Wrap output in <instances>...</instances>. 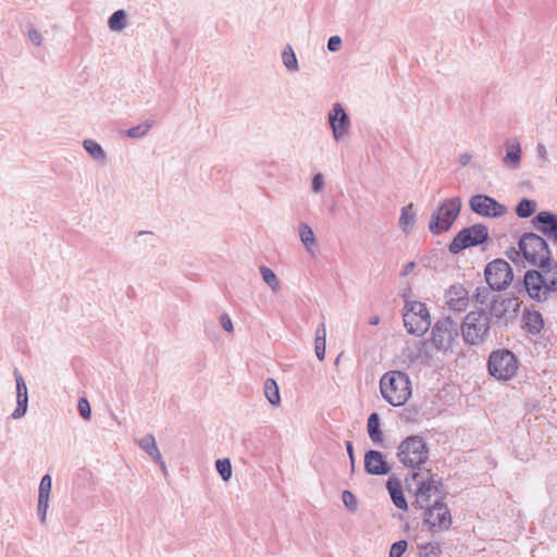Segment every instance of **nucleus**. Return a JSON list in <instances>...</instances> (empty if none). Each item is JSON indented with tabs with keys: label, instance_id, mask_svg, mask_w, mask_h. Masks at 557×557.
<instances>
[{
	"label": "nucleus",
	"instance_id": "1",
	"mask_svg": "<svg viewBox=\"0 0 557 557\" xmlns=\"http://www.w3.org/2000/svg\"><path fill=\"white\" fill-rule=\"evenodd\" d=\"M541 270H528L523 284L529 297L535 301H546L552 293L557 292V263L549 258Z\"/></svg>",
	"mask_w": 557,
	"mask_h": 557
},
{
	"label": "nucleus",
	"instance_id": "2",
	"mask_svg": "<svg viewBox=\"0 0 557 557\" xmlns=\"http://www.w3.org/2000/svg\"><path fill=\"white\" fill-rule=\"evenodd\" d=\"M382 397L392 406L398 407L406 404L411 396V382L407 373L401 371H388L380 381Z\"/></svg>",
	"mask_w": 557,
	"mask_h": 557
},
{
	"label": "nucleus",
	"instance_id": "3",
	"mask_svg": "<svg viewBox=\"0 0 557 557\" xmlns=\"http://www.w3.org/2000/svg\"><path fill=\"white\" fill-rule=\"evenodd\" d=\"M493 324L483 308H476L465 317L460 331L465 342L476 346L485 343L491 337Z\"/></svg>",
	"mask_w": 557,
	"mask_h": 557
},
{
	"label": "nucleus",
	"instance_id": "4",
	"mask_svg": "<svg viewBox=\"0 0 557 557\" xmlns=\"http://www.w3.org/2000/svg\"><path fill=\"white\" fill-rule=\"evenodd\" d=\"M520 252L531 265H544L550 258L547 243L543 237L534 233L523 234L519 240V250L512 248L510 251H507V256L516 262Z\"/></svg>",
	"mask_w": 557,
	"mask_h": 557
},
{
	"label": "nucleus",
	"instance_id": "5",
	"mask_svg": "<svg viewBox=\"0 0 557 557\" xmlns=\"http://www.w3.org/2000/svg\"><path fill=\"white\" fill-rule=\"evenodd\" d=\"M397 457L405 467L421 470L429 459V448L422 437L411 435L399 444Z\"/></svg>",
	"mask_w": 557,
	"mask_h": 557
},
{
	"label": "nucleus",
	"instance_id": "6",
	"mask_svg": "<svg viewBox=\"0 0 557 557\" xmlns=\"http://www.w3.org/2000/svg\"><path fill=\"white\" fill-rule=\"evenodd\" d=\"M403 320L407 332L416 336L424 335L431 325L426 306L416 300L405 302Z\"/></svg>",
	"mask_w": 557,
	"mask_h": 557
},
{
	"label": "nucleus",
	"instance_id": "7",
	"mask_svg": "<svg viewBox=\"0 0 557 557\" xmlns=\"http://www.w3.org/2000/svg\"><path fill=\"white\" fill-rule=\"evenodd\" d=\"M461 209V199L453 197L444 200L431 215L429 228L434 235L444 233L450 228Z\"/></svg>",
	"mask_w": 557,
	"mask_h": 557
},
{
	"label": "nucleus",
	"instance_id": "8",
	"mask_svg": "<svg viewBox=\"0 0 557 557\" xmlns=\"http://www.w3.org/2000/svg\"><path fill=\"white\" fill-rule=\"evenodd\" d=\"M487 369L492 376L497 380H510L518 370V360L508 349H498L490 355Z\"/></svg>",
	"mask_w": 557,
	"mask_h": 557
},
{
	"label": "nucleus",
	"instance_id": "9",
	"mask_svg": "<svg viewBox=\"0 0 557 557\" xmlns=\"http://www.w3.org/2000/svg\"><path fill=\"white\" fill-rule=\"evenodd\" d=\"M519 308L520 304L518 298L498 296L492 299L487 314L493 325H507L509 320L516 318Z\"/></svg>",
	"mask_w": 557,
	"mask_h": 557
},
{
	"label": "nucleus",
	"instance_id": "10",
	"mask_svg": "<svg viewBox=\"0 0 557 557\" xmlns=\"http://www.w3.org/2000/svg\"><path fill=\"white\" fill-rule=\"evenodd\" d=\"M488 238V230L484 224H474L461 230L449 245L451 253H458L461 250L483 244Z\"/></svg>",
	"mask_w": 557,
	"mask_h": 557
},
{
	"label": "nucleus",
	"instance_id": "11",
	"mask_svg": "<svg viewBox=\"0 0 557 557\" xmlns=\"http://www.w3.org/2000/svg\"><path fill=\"white\" fill-rule=\"evenodd\" d=\"M485 280L493 290L506 289L513 280L511 267L504 259H495L485 267Z\"/></svg>",
	"mask_w": 557,
	"mask_h": 557
},
{
	"label": "nucleus",
	"instance_id": "12",
	"mask_svg": "<svg viewBox=\"0 0 557 557\" xmlns=\"http://www.w3.org/2000/svg\"><path fill=\"white\" fill-rule=\"evenodd\" d=\"M424 523L432 532L447 531L451 527V515L446 504L435 500L424 507Z\"/></svg>",
	"mask_w": 557,
	"mask_h": 557
},
{
	"label": "nucleus",
	"instance_id": "13",
	"mask_svg": "<svg viewBox=\"0 0 557 557\" xmlns=\"http://www.w3.org/2000/svg\"><path fill=\"white\" fill-rule=\"evenodd\" d=\"M459 329L450 318L437 320L432 329V343L435 348L443 351L448 350L457 337Z\"/></svg>",
	"mask_w": 557,
	"mask_h": 557
},
{
	"label": "nucleus",
	"instance_id": "14",
	"mask_svg": "<svg viewBox=\"0 0 557 557\" xmlns=\"http://www.w3.org/2000/svg\"><path fill=\"white\" fill-rule=\"evenodd\" d=\"M471 210L482 216L498 218L507 212V208L486 195H474L469 200Z\"/></svg>",
	"mask_w": 557,
	"mask_h": 557
},
{
	"label": "nucleus",
	"instance_id": "15",
	"mask_svg": "<svg viewBox=\"0 0 557 557\" xmlns=\"http://www.w3.org/2000/svg\"><path fill=\"white\" fill-rule=\"evenodd\" d=\"M329 121L336 140H342L348 136L349 117L341 103H335L329 114Z\"/></svg>",
	"mask_w": 557,
	"mask_h": 557
},
{
	"label": "nucleus",
	"instance_id": "16",
	"mask_svg": "<svg viewBox=\"0 0 557 557\" xmlns=\"http://www.w3.org/2000/svg\"><path fill=\"white\" fill-rule=\"evenodd\" d=\"M469 293L467 288L460 284L451 285L445 294V302L448 308L456 312H463L469 306Z\"/></svg>",
	"mask_w": 557,
	"mask_h": 557
},
{
	"label": "nucleus",
	"instance_id": "17",
	"mask_svg": "<svg viewBox=\"0 0 557 557\" xmlns=\"http://www.w3.org/2000/svg\"><path fill=\"white\" fill-rule=\"evenodd\" d=\"M443 484L441 481H436L433 475H430L426 480L418 484L416 492V502L420 507L429 506V502L432 495H443Z\"/></svg>",
	"mask_w": 557,
	"mask_h": 557
},
{
	"label": "nucleus",
	"instance_id": "18",
	"mask_svg": "<svg viewBox=\"0 0 557 557\" xmlns=\"http://www.w3.org/2000/svg\"><path fill=\"white\" fill-rule=\"evenodd\" d=\"M364 470L373 475H386L391 472V467L384 460L381 451L369 450L364 455Z\"/></svg>",
	"mask_w": 557,
	"mask_h": 557
},
{
	"label": "nucleus",
	"instance_id": "19",
	"mask_svg": "<svg viewBox=\"0 0 557 557\" xmlns=\"http://www.w3.org/2000/svg\"><path fill=\"white\" fill-rule=\"evenodd\" d=\"M14 377L16 382V408L11 417L13 419H20L27 411L28 394L25 381L17 369L14 370Z\"/></svg>",
	"mask_w": 557,
	"mask_h": 557
},
{
	"label": "nucleus",
	"instance_id": "20",
	"mask_svg": "<svg viewBox=\"0 0 557 557\" xmlns=\"http://www.w3.org/2000/svg\"><path fill=\"white\" fill-rule=\"evenodd\" d=\"M534 223L541 224V226H536L539 231L553 240H557V214L548 211H541L535 216Z\"/></svg>",
	"mask_w": 557,
	"mask_h": 557
},
{
	"label": "nucleus",
	"instance_id": "21",
	"mask_svg": "<svg viewBox=\"0 0 557 557\" xmlns=\"http://www.w3.org/2000/svg\"><path fill=\"white\" fill-rule=\"evenodd\" d=\"M506 156L503 159L505 166L518 169L521 162V146L518 139L511 138L505 141Z\"/></svg>",
	"mask_w": 557,
	"mask_h": 557
},
{
	"label": "nucleus",
	"instance_id": "22",
	"mask_svg": "<svg viewBox=\"0 0 557 557\" xmlns=\"http://www.w3.org/2000/svg\"><path fill=\"white\" fill-rule=\"evenodd\" d=\"M386 487L391 495L394 505L401 510H407L408 505L403 493L401 483L397 479H389L386 483Z\"/></svg>",
	"mask_w": 557,
	"mask_h": 557
},
{
	"label": "nucleus",
	"instance_id": "23",
	"mask_svg": "<svg viewBox=\"0 0 557 557\" xmlns=\"http://www.w3.org/2000/svg\"><path fill=\"white\" fill-rule=\"evenodd\" d=\"M524 329L531 334H539L544 327V320L539 311H524Z\"/></svg>",
	"mask_w": 557,
	"mask_h": 557
},
{
	"label": "nucleus",
	"instance_id": "24",
	"mask_svg": "<svg viewBox=\"0 0 557 557\" xmlns=\"http://www.w3.org/2000/svg\"><path fill=\"white\" fill-rule=\"evenodd\" d=\"M416 223V213L413 211L412 203L407 205L401 208V213L399 218V226L404 233H409Z\"/></svg>",
	"mask_w": 557,
	"mask_h": 557
},
{
	"label": "nucleus",
	"instance_id": "25",
	"mask_svg": "<svg viewBox=\"0 0 557 557\" xmlns=\"http://www.w3.org/2000/svg\"><path fill=\"white\" fill-rule=\"evenodd\" d=\"M299 237L308 251H312L317 247V239L312 228L307 223H300Z\"/></svg>",
	"mask_w": 557,
	"mask_h": 557
},
{
	"label": "nucleus",
	"instance_id": "26",
	"mask_svg": "<svg viewBox=\"0 0 557 557\" xmlns=\"http://www.w3.org/2000/svg\"><path fill=\"white\" fill-rule=\"evenodd\" d=\"M368 433L373 443H382L383 434L380 430V417L376 412H373L368 418Z\"/></svg>",
	"mask_w": 557,
	"mask_h": 557
},
{
	"label": "nucleus",
	"instance_id": "27",
	"mask_svg": "<svg viewBox=\"0 0 557 557\" xmlns=\"http://www.w3.org/2000/svg\"><path fill=\"white\" fill-rule=\"evenodd\" d=\"M263 389L269 403L273 406H278L281 403V396L275 380L271 377L267 379L264 382Z\"/></svg>",
	"mask_w": 557,
	"mask_h": 557
},
{
	"label": "nucleus",
	"instance_id": "28",
	"mask_svg": "<svg viewBox=\"0 0 557 557\" xmlns=\"http://www.w3.org/2000/svg\"><path fill=\"white\" fill-rule=\"evenodd\" d=\"M139 447L147 453L153 460H160V451L156 444L153 435L148 434L138 441Z\"/></svg>",
	"mask_w": 557,
	"mask_h": 557
},
{
	"label": "nucleus",
	"instance_id": "29",
	"mask_svg": "<svg viewBox=\"0 0 557 557\" xmlns=\"http://www.w3.org/2000/svg\"><path fill=\"white\" fill-rule=\"evenodd\" d=\"M111 30L121 32L126 26V13L124 10L115 11L108 21Z\"/></svg>",
	"mask_w": 557,
	"mask_h": 557
},
{
	"label": "nucleus",
	"instance_id": "30",
	"mask_svg": "<svg viewBox=\"0 0 557 557\" xmlns=\"http://www.w3.org/2000/svg\"><path fill=\"white\" fill-rule=\"evenodd\" d=\"M536 210V202L531 199L523 198L516 208V213L519 218H529Z\"/></svg>",
	"mask_w": 557,
	"mask_h": 557
},
{
	"label": "nucleus",
	"instance_id": "31",
	"mask_svg": "<svg viewBox=\"0 0 557 557\" xmlns=\"http://www.w3.org/2000/svg\"><path fill=\"white\" fill-rule=\"evenodd\" d=\"M84 148L86 149V151L96 160H104L106 158V152L104 150L101 148V146L92 140V139H86L84 140Z\"/></svg>",
	"mask_w": 557,
	"mask_h": 557
},
{
	"label": "nucleus",
	"instance_id": "32",
	"mask_svg": "<svg viewBox=\"0 0 557 557\" xmlns=\"http://www.w3.org/2000/svg\"><path fill=\"white\" fill-rule=\"evenodd\" d=\"M260 273L262 275L263 281L274 290L276 292L280 288V282L275 273L268 267H261Z\"/></svg>",
	"mask_w": 557,
	"mask_h": 557
},
{
	"label": "nucleus",
	"instance_id": "33",
	"mask_svg": "<svg viewBox=\"0 0 557 557\" xmlns=\"http://www.w3.org/2000/svg\"><path fill=\"white\" fill-rule=\"evenodd\" d=\"M441 554L440 543H428L419 547V557H440Z\"/></svg>",
	"mask_w": 557,
	"mask_h": 557
},
{
	"label": "nucleus",
	"instance_id": "34",
	"mask_svg": "<svg viewBox=\"0 0 557 557\" xmlns=\"http://www.w3.org/2000/svg\"><path fill=\"white\" fill-rule=\"evenodd\" d=\"M52 486V479L49 474L41 478L38 491V499L49 500Z\"/></svg>",
	"mask_w": 557,
	"mask_h": 557
},
{
	"label": "nucleus",
	"instance_id": "35",
	"mask_svg": "<svg viewBox=\"0 0 557 557\" xmlns=\"http://www.w3.org/2000/svg\"><path fill=\"white\" fill-rule=\"evenodd\" d=\"M282 59L284 65L288 70L296 71L298 69L297 59L290 46H287L286 49H284Z\"/></svg>",
	"mask_w": 557,
	"mask_h": 557
},
{
	"label": "nucleus",
	"instance_id": "36",
	"mask_svg": "<svg viewBox=\"0 0 557 557\" xmlns=\"http://www.w3.org/2000/svg\"><path fill=\"white\" fill-rule=\"evenodd\" d=\"M492 290L493 289L490 287V285L488 286H479V287H476L475 293L472 296V299L476 304L485 305L491 297Z\"/></svg>",
	"mask_w": 557,
	"mask_h": 557
},
{
	"label": "nucleus",
	"instance_id": "37",
	"mask_svg": "<svg viewBox=\"0 0 557 557\" xmlns=\"http://www.w3.org/2000/svg\"><path fill=\"white\" fill-rule=\"evenodd\" d=\"M215 467L224 481H228L232 475V466L228 459H218Z\"/></svg>",
	"mask_w": 557,
	"mask_h": 557
},
{
	"label": "nucleus",
	"instance_id": "38",
	"mask_svg": "<svg viewBox=\"0 0 557 557\" xmlns=\"http://www.w3.org/2000/svg\"><path fill=\"white\" fill-rule=\"evenodd\" d=\"M153 122L146 121L145 123L131 127L127 131V135L132 138H139L143 137L148 133V131L152 127Z\"/></svg>",
	"mask_w": 557,
	"mask_h": 557
},
{
	"label": "nucleus",
	"instance_id": "39",
	"mask_svg": "<svg viewBox=\"0 0 557 557\" xmlns=\"http://www.w3.org/2000/svg\"><path fill=\"white\" fill-rule=\"evenodd\" d=\"M407 542L405 540L395 542L389 549L388 557H401L407 549Z\"/></svg>",
	"mask_w": 557,
	"mask_h": 557
},
{
	"label": "nucleus",
	"instance_id": "40",
	"mask_svg": "<svg viewBox=\"0 0 557 557\" xmlns=\"http://www.w3.org/2000/svg\"><path fill=\"white\" fill-rule=\"evenodd\" d=\"M342 499H343L344 505L349 510L355 511L357 509V499L350 491H344L342 494Z\"/></svg>",
	"mask_w": 557,
	"mask_h": 557
},
{
	"label": "nucleus",
	"instance_id": "41",
	"mask_svg": "<svg viewBox=\"0 0 557 557\" xmlns=\"http://www.w3.org/2000/svg\"><path fill=\"white\" fill-rule=\"evenodd\" d=\"M78 411L85 420L90 419V416H91L90 405H89V401L84 397L79 398V400H78Z\"/></svg>",
	"mask_w": 557,
	"mask_h": 557
},
{
	"label": "nucleus",
	"instance_id": "42",
	"mask_svg": "<svg viewBox=\"0 0 557 557\" xmlns=\"http://www.w3.org/2000/svg\"><path fill=\"white\" fill-rule=\"evenodd\" d=\"M48 508H49V500L38 499L37 511H38L40 522L42 524L46 523Z\"/></svg>",
	"mask_w": 557,
	"mask_h": 557
},
{
	"label": "nucleus",
	"instance_id": "43",
	"mask_svg": "<svg viewBox=\"0 0 557 557\" xmlns=\"http://www.w3.org/2000/svg\"><path fill=\"white\" fill-rule=\"evenodd\" d=\"M342 47V39L339 36H332L327 41V49L332 52L338 51Z\"/></svg>",
	"mask_w": 557,
	"mask_h": 557
},
{
	"label": "nucleus",
	"instance_id": "44",
	"mask_svg": "<svg viewBox=\"0 0 557 557\" xmlns=\"http://www.w3.org/2000/svg\"><path fill=\"white\" fill-rule=\"evenodd\" d=\"M314 350L319 360H324L325 357V342H314Z\"/></svg>",
	"mask_w": 557,
	"mask_h": 557
},
{
	"label": "nucleus",
	"instance_id": "45",
	"mask_svg": "<svg viewBox=\"0 0 557 557\" xmlns=\"http://www.w3.org/2000/svg\"><path fill=\"white\" fill-rule=\"evenodd\" d=\"M28 37L34 45H36V46L41 45L42 37L35 28H30L28 30Z\"/></svg>",
	"mask_w": 557,
	"mask_h": 557
},
{
	"label": "nucleus",
	"instance_id": "46",
	"mask_svg": "<svg viewBox=\"0 0 557 557\" xmlns=\"http://www.w3.org/2000/svg\"><path fill=\"white\" fill-rule=\"evenodd\" d=\"M325 338H326V329H325V324L324 323H321L317 331H315V338H314V342H325Z\"/></svg>",
	"mask_w": 557,
	"mask_h": 557
},
{
	"label": "nucleus",
	"instance_id": "47",
	"mask_svg": "<svg viewBox=\"0 0 557 557\" xmlns=\"http://www.w3.org/2000/svg\"><path fill=\"white\" fill-rule=\"evenodd\" d=\"M323 187V176L322 174H317L314 175L313 180H312V190L318 193L322 189Z\"/></svg>",
	"mask_w": 557,
	"mask_h": 557
},
{
	"label": "nucleus",
	"instance_id": "48",
	"mask_svg": "<svg viewBox=\"0 0 557 557\" xmlns=\"http://www.w3.org/2000/svg\"><path fill=\"white\" fill-rule=\"evenodd\" d=\"M221 325L227 332H231L233 330L232 320H231V318L227 314H222L221 315Z\"/></svg>",
	"mask_w": 557,
	"mask_h": 557
},
{
	"label": "nucleus",
	"instance_id": "49",
	"mask_svg": "<svg viewBox=\"0 0 557 557\" xmlns=\"http://www.w3.org/2000/svg\"><path fill=\"white\" fill-rule=\"evenodd\" d=\"M346 449H347V453H348V456H349V459H350L351 470L354 471V469H355V458H354V447H352L351 442H346Z\"/></svg>",
	"mask_w": 557,
	"mask_h": 557
},
{
	"label": "nucleus",
	"instance_id": "50",
	"mask_svg": "<svg viewBox=\"0 0 557 557\" xmlns=\"http://www.w3.org/2000/svg\"><path fill=\"white\" fill-rule=\"evenodd\" d=\"M414 268H416V262H413V261L408 262V263L404 267V269H403V271H401L400 275H401V276H407L409 273H411V272L413 271V269H414Z\"/></svg>",
	"mask_w": 557,
	"mask_h": 557
},
{
	"label": "nucleus",
	"instance_id": "51",
	"mask_svg": "<svg viewBox=\"0 0 557 557\" xmlns=\"http://www.w3.org/2000/svg\"><path fill=\"white\" fill-rule=\"evenodd\" d=\"M536 149H537V153H539L540 158L543 159L544 161H546L547 152H546L545 146L542 144H539Z\"/></svg>",
	"mask_w": 557,
	"mask_h": 557
},
{
	"label": "nucleus",
	"instance_id": "52",
	"mask_svg": "<svg viewBox=\"0 0 557 557\" xmlns=\"http://www.w3.org/2000/svg\"><path fill=\"white\" fill-rule=\"evenodd\" d=\"M156 462H158L163 471V473H166V466L162 459V456L160 455V460H154Z\"/></svg>",
	"mask_w": 557,
	"mask_h": 557
},
{
	"label": "nucleus",
	"instance_id": "53",
	"mask_svg": "<svg viewBox=\"0 0 557 557\" xmlns=\"http://www.w3.org/2000/svg\"><path fill=\"white\" fill-rule=\"evenodd\" d=\"M379 322H380V318H379L377 315H373V317H371V318L369 319V323H370L371 325H376V324H379Z\"/></svg>",
	"mask_w": 557,
	"mask_h": 557
},
{
	"label": "nucleus",
	"instance_id": "54",
	"mask_svg": "<svg viewBox=\"0 0 557 557\" xmlns=\"http://www.w3.org/2000/svg\"><path fill=\"white\" fill-rule=\"evenodd\" d=\"M471 159V157L469 154H463L461 156V164L462 165H466L468 164L469 160Z\"/></svg>",
	"mask_w": 557,
	"mask_h": 557
},
{
	"label": "nucleus",
	"instance_id": "55",
	"mask_svg": "<svg viewBox=\"0 0 557 557\" xmlns=\"http://www.w3.org/2000/svg\"><path fill=\"white\" fill-rule=\"evenodd\" d=\"M419 475H420L419 473H414V474H413V479H414V480H418Z\"/></svg>",
	"mask_w": 557,
	"mask_h": 557
}]
</instances>
